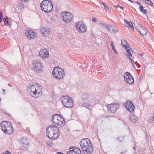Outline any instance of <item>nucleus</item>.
Here are the masks:
<instances>
[{
  "label": "nucleus",
  "instance_id": "1",
  "mask_svg": "<svg viewBox=\"0 0 154 154\" xmlns=\"http://www.w3.org/2000/svg\"><path fill=\"white\" fill-rule=\"evenodd\" d=\"M80 145L83 153L84 154H91L93 151L92 143L88 138L82 139Z\"/></svg>",
  "mask_w": 154,
  "mask_h": 154
},
{
  "label": "nucleus",
  "instance_id": "2",
  "mask_svg": "<svg viewBox=\"0 0 154 154\" xmlns=\"http://www.w3.org/2000/svg\"><path fill=\"white\" fill-rule=\"evenodd\" d=\"M27 91L32 97L37 98L42 94V88L36 83H31L28 85Z\"/></svg>",
  "mask_w": 154,
  "mask_h": 154
},
{
  "label": "nucleus",
  "instance_id": "3",
  "mask_svg": "<svg viewBox=\"0 0 154 154\" xmlns=\"http://www.w3.org/2000/svg\"><path fill=\"white\" fill-rule=\"evenodd\" d=\"M59 131L58 127L55 125H51L46 129V134L48 138L55 140L59 137Z\"/></svg>",
  "mask_w": 154,
  "mask_h": 154
},
{
  "label": "nucleus",
  "instance_id": "4",
  "mask_svg": "<svg viewBox=\"0 0 154 154\" xmlns=\"http://www.w3.org/2000/svg\"><path fill=\"white\" fill-rule=\"evenodd\" d=\"M31 68L35 73H39L43 71V64L38 60H35L31 62Z\"/></svg>",
  "mask_w": 154,
  "mask_h": 154
},
{
  "label": "nucleus",
  "instance_id": "5",
  "mask_svg": "<svg viewBox=\"0 0 154 154\" xmlns=\"http://www.w3.org/2000/svg\"><path fill=\"white\" fill-rule=\"evenodd\" d=\"M52 74L54 77L58 80L63 79L65 76L63 69L59 66L55 67L54 68Z\"/></svg>",
  "mask_w": 154,
  "mask_h": 154
},
{
  "label": "nucleus",
  "instance_id": "6",
  "mask_svg": "<svg viewBox=\"0 0 154 154\" xmlns=\"http://www.w3.org/2000/svg\"><path fill=\"white\" fill-rule=\"evenodd\" d=\"M1 127L2 131L6 134H10L13 131L11 123L8 121H3L1 123Z\"/></svg>",
  "mask_w": 154,
  "mask_h": 154
},
{
  "label": "nucleus",
  "instance_id": "7",
  "mask_svg": "<svg viewBox=\"0 0 154 154\" xmlns=\"http://www.w3.org/2000/svg\"><path fill=\"white\" fill-rule=\"evenodd\" d=\"M41 9L46 13L51 12L53 9V5L52 2L48 0H44L40 4Z\"/></svg>",
  "mask_w": 154,
  "mask_h": 154
},
{
  "label": "nucleus",
  "instance_id": "8",
  "mask_svg": "<svg viewBox=\"0 0 154 154\" xmlns=\"http://www.w3.org/2000/svg\"><path fill=\"white\" fill-rule=\"evenodd\" d=\"M63 106L66 108H71L74 105L72 99L67 95L63 96L60 99Z\"/></svg>",
  "mask_w": 154,
  "mask_h": 154
},
{
  "label": "nucleus",
  "instance_id": "9",
  "mask_svg": "<svg viewBox=\"0 0 154 154\" xmlns=\"http://www.w3.org/2000/svg\"><path fill=\"white\" fill-rule=\"evenodd\" d=\"M52 121L54 124L59 128L64 126L65 123L63 118L58 114L55 115L53 116Z\"/></svg>",
  "mask_w": 154,
  "mask_h": 154
},
{
  "label": "nucleus",
  "instance_id": "10",
  "mask_svg": "<svg viewBox=\"0 0 154 154\" xmlns=\"http://www.w3.org/2000/svg\"><path fill=\"white\" fill-rule=\"evenodd\" d=\"M75 26L76 30L79 33H85L87 29L86 25L82 21H79L76 23Z\"/></svg>",
  "mask_w": 154,
  "mask_h": 154
},
{
  "label": "nucleus",
  "instance_id": "11",
  "mask_svg": "<svg viewBox=\"0 0 154 154\" xmlns=\"http://www.w3.org/2000/svg\"><path fill=\"white\" fill-rule=\"evenodd\" d=\"M63 20L65 23H68L72 21L73 18L72 14L67 11L62 12L61 13Z\"/></svg>",
  "mask_w": 154,
  "mask_h": 154
},
{
  "label": "nucleus",
  "instance_id": "12",
  "mask_svg": "<svg viewBox=\"0 0 154 154\" xmlns=\"http://www.w3.org/2000/svg\"><path fill=\"white\" fill-rule=\"evenodd\" d=\"M108 111L112 113H115L120 106L119 103H112L111 104H107L106 105Z\"/></svg>",
  "mask_w": 154,
  "mask_h": 154
},
{
  "label": "nucleus",
  "instance_id": "13",
  "mask_svg": "<svg viewBox=\"0 0 154 154\" xmlns=\"http://www.w3.org/2000/svg\"><path fill=\"white\" fill-rule=\"evenodd\" d=\"M124 80L128 84H132L134 83V80L133 76L128 72H125L124 75Z\"/></svg>",
  "mask_w": 154,
  "mask_h": 154
},
{
  "label": "nucleus",
  "instance_id": "14",
  "mask_svg": "<svg viewBox=\"0 0 154 154\" xmlns=\"http://www.w3.org/2000/svg\"><path fill=\"white\" fill-rule=\"evenodd\" d=\"M25 34L27 38L30 40L35 39L37 37L36 33L32 30H26Z\"/></svg>",
  "mask_w": 154,
  "mask_h": 154
},
{
  "label": "nucleus",
  "instance_id": "15",
  "mask_svg": "<svg viewBox=\"0 0 154 154\" xmlns=\"http://www.w3.org/2000/svg\"><path fill=\"white\" fill-rule=\"evenodd\" d=\"M51 30L47 26H42L40 28V32L45 37L49 35Z\"/></svg>",
  "mask_w": 154,
  "mask_h": 154
},
{
  "label": "nucleus",
  "instance_id": "16",
  "mask_svg": "<svg viewBox=\"0 0 154 154\" xmlns=\"http://www.w3.org/2000/svg\"><path fill=\"white\" fill-rule=\"evenodd\" d=\"M126 103H125V107L126 109L131 113L133 112L135 108L133 103L130 101H127Z\"/></svg>",
  "mask_w": 154,
  "mask_h": 154
},
{
  "label": "nucleus",
  "instance_id": "17",
  "mask_svg": "<svg viewBox=\"0 0 154 154\" xmlns=\"http://www.w3.org/2000/svg\"><path fill=\"white\" fill-rule=\"evenodd\" d=\"M107 26V29L111 33H116L119 31V29L117 27L113 25L109 24L108 26Z\"/></svg>",
  "mask_w": 154,
  "mask_h": 154
},
{
  "label": "nucleus",
  "instance_id": "18",
  "mask_svg": "<svg viewBox=\"0 0 154 154\" xmlns=\"http://www.w3.org/2000/svg\"><path fill=\"white\" fill-rule=\"evenodd\" d=\"M39 55L42 58H45L49 56L48 52L46 49H42L39 52Z\"/></svg>",
  "mask_w": 154,
  "mask_h": 154
},
{
  "label": "nucleus",
  "instance_id": "19",
  "mask_svg": "<svg viewBox=\"0 0 154 154\" xmlns=\"http://www.w3.org/2000/svg\"><path fill=\"white\" fill-rule=\"evenodd\" d=\"M92 98V96L87 93L84 94L82 96V99L84 102L88 101L90 102Z\"/></svg>",
  "mask_w": 154,
  "mask_h": 154
},
{
  "label": "nucleus",
  "instance_id": "20",
  "mask_svg": "<svg viewBox=\"0 0 154 154\" xmlns=\"http://www.w3.org/2000/svg\"><path fill=\"white\" fill-rule=\"evenodd\" d=\"M81 106L85 107L90 110H92L93 107V105L89 104L88 102L83 103L82 104Z\"/></svg>",
  "mask_w": 154,
  "mask_h": 154
},
{
  "label": "nucleus",
  "instance_id": "21",
  "mask_svg": "<svg viewBox=\"0 0 154 154\" xmlns=\"http://www.w3.org/2000/svg\"><path fill=\"white\" fill-rule=\"evenodd\" d=\"M138 31L140 34L143 36L146 35L147 32V30L146 28L143 26L141 27V28L139 29Z\"/></svg>",
  "mask_w": 154,
  "mask_h": 154
},
{
  "label": "nucleus",
  "instance_id": "22",
  "mask_svg": "<svg viewBox=\"0 0 154 154\" xmlns=\"http://www.w3.org/2000/svg\"><path fill=\"white\" fill-rule=\"evenodd\" d=\"M121 44L123 47L125 48H128L130 49V46L125 40H122L121 41Z\"/></svg>",
  "mask_w": 154,
  "mask_h": 154
},
{
  "label": "nucleus",
  "instance_id": "23",
  "mask_svg": "<svg viewBox=\"0 0 154 154\" xmlns=\"http://www.w3.org/2000/svg\"><path fill=\"white\" fill-rule=\"evenodd\" d=\"M130 120L132 122L135 123L137 121V118L135 115L132 114L130 116Z\"/></svg>",
  "mask_w": 154,
  "mask_h": 154
},
{
  "label": "nucleus",
  "instance_id": "24",
  "mask_svg": "<svg viewBox=\"0 0 154 154\" xmlns=\"http://www.w3.org/2000/svg\"><path fill=\"white\" fill-rule=\"evenodd\" d=\"M11 19H8L7 16L5 17L3 19L4 22L6 25H10L9 20L11 21Z\"/></svg>",
  "mask_w": 154,
  "mask_h": 154
},
{
  "label": "nucleus",
  "instance_id": "25",
  "mask_svg": "<svg viewBox=\"0 0 154 154\" xmlns=\"http://www.w3.org/2000/svg\"><path fill=\"white\" fill-rule=\"evenodd\" d=\"M20 142H21L22 143L24 144L25 145H28L29 144V141L26 138H22L20 140Z\"/></svg>",
  "mask_w": 154,
  "mask_h": 154
},
{
  "label": "nucleus",
  "instance_id": "26",
  "mask_svg": "<svg viewBox=\"0 0 154 154\" xmlns=\"http://www.w3.org/2000/svg\"><path fill=\"white\" fill-rule=\"evenodd\" d=\"M148 122L149 123L154 125V113L152 116L149 118Z\"/></svg>",
  "mask_w": 154,
  "mask_h": 154
},
{
  "label": "nucleus",
  "instance_id": "27",
  "mask_svg": "<svg viewBox=\"0 0 154 154\" xmlns=\"http://www.w3.org/2000/svg\"><path fill=\"white\" fill-rule=\"evenodd\" d=\"M74 152L77 154H81L82 153L81 150L76 146H74Z\"/></svg>",
  "mask_w": 154,
  "mask_h": 154
},
{
  "label": "nucleus",
  "instance_id": "28",
  "mask_svg": "<svg viewBox=\"0 0 154 154\" xmlns=\"http://www.w3.org/2000/svg\"><path fill=\"white\" fill-rule=\"evenodd\" d=\"M125 49L126 50V52L127 53V54H126L127 56L128 57H131L132 55L130 50H131V48H130V49L127 48H125Z\"/></svg>",
  "mask_w": 154,
  "mask_h": 154
},
{
  "label": "nucleus",
  "instance_id": "29",
  "mask_svg": "<svg viewBox=\"0 0 154 154\" xmlns=\"http://www.w3.org/2000/svg\"><path fill=\"white\" fill-rule=\"evenodd\" d=\"M139 10L140 11L145 14H146L147 13V11L146 9H143V6L140 5L139 7Z\"/></svg>",
  "mask_w": 154,
  "mask_h": 154
},
{
  "label": "nucleus",
  "instance_id": "30",
  "mask_svg": "<svg viewBox=\"0 0 154 154\" xmlns=\"http://www.w3.org/2000/svg\"><path fill=\"white\" fill-rule=\"evenodd\" d=\"M22 143L21 142H20L19 143L20 148L22 149H24L27 146V145H25L24 144Z\"/></svg>",
  "mask_w": 154,
  "mask_h": 154
},
{
  "label": "nucleus",
  "instance_id": "31",
  "mask_svg": "<svg viewBox=\"0 0 154 154\" xmlns=\"http://www.w3.org/2000/svg\"><path fill=\"white\" fill-rule=\"evenodd\" d=\"M17 6L18 8L20 9H23L24 7L23 4L20 2H19L18 3Z\"/></svg>",
  "mask_w": 154,
  "mask_h": 154
},
{
  "label": "nucleus",
  "instance_id": "32",
  "mask_svg": "<svg viewBox=\"0 0 154 154\" xmlns=\"http://www.w3.org/2000/svg\"><path fill=\"white\" fill-rule=\"evenodd\" d=\"M146 4H148L150 6L153 5V3L150 0H144Z\"/></svg>",
  "mask_w": 154,
  "mask_h": 154
},
{
  "label": "nucleus",
  "instance_id": "33",
  "mask_svg": "<svg viewBox=\"0 0 154 154\" xmlns=\"http://www.w3.org/2000/svg\"><path fill=\"white\" fill-rule=\"evenodd\" d=\"M101 4L104 6L105 9L107 11H109V8L107 5H106L105 4L102 2Z\"/></svg>",
  "mask_w": 154,
  "mask_h": 154
},
{
  "label": "nucleus",
  "instance_id": "34",
  "mask_svg": "<svg viewBox=\"0 0 154 154\" xmlns=\"http://www.w3.org/2000/svg\"><path fill=\"white\" fill-rule=\"evenodd\" d=\"M127 27H128L133 31H134V28L133 26L131 24H130V23L129 24H128V26H127Z\"/></svg>",
  "mask_w": 154,
  "mask_h": 154
},
{
  "label": "nucleus",
  "instance_id": "35",
  "mask_svg": "<svg viewBox=\"0 0 154 154\" xmlns=\"http://www.w3.org/2000/svg\"><path fill=\"white\" fill-rule=\"evenodd\" d=\"M3 14L2 11L0 13V23L2 21Z\"/></svg>",
  "mask_w": 154,
  "mask_h": 154
},
{
  "label": "nucleus",
  "instance_id": "36",
  "mask_svg": "<svg viewBox=\"0 0 154 154\" xmlns=\"http://www.w3.org/2000/svg\"><path fill=\"white\" fill-rule=\"evenodd\" d=\"M100 24L101 25V26L103 27H106L107 28V26L109 25V24H104L103 23H100Z\"/></svg>",
  "mask_w": 154,
  "mask_h": 154
},
{
  "label": "nucleus",
  "instance_id": "37",
  "mask_svg": "<svg viewBox=\"0 0 154 154\" xmlns=\"http://www.w3.org/2000/svg\"><path fill=\"white\" fill-rule=\"evenodd\" d=\"M129 58V60L130 62H131L133 66H135L134 63H135L133 60L131 58H130V57H128Z\"/></svg>",
  "mask_w": 154,
  "mask_h": 154
},
{
  "label": "nucleus",
  "instance_id": "38",
  "mask_svg": "<svg viewBox=\"0 0 154 154\" xmlns=\"http://www.w3.org/2000/svg\"><path fill=\"white\" fill-rule=\"evenodd\" d=\"M124 22H125V25L126 26H128V25L130 23L126 19H124Z\"/></svg>",
  "mask_w": 154,
  "mask_h": 154
},
{
  "label": "nucleus",
  "instance_id": "39",
  "mask_svg": "<svg viewBox=\"0 0 154 154\" xmlns=\"http://www.w3.org/2000/svg\"><path fill=\"white\" fill-rule=\"evenodd\" d=\"M46 145H47V146H50L52 144L51 142L50 141H47L46 142Z\"/></svg>",
  "mask_w": 154,
  "mask_h": 154
},
{
  "label": "nucleus",
  "instance_id": "40",
  "mask_svg": "<svg viewBox=\"0 0 154 154\" xmlns=\"http://www.w3.org/2000/svg\"><path fill=\"white\" fill-rule=\"evenodd\" d=\"M74 147H71L69 148V151H74Z\"/></svg>",
  "mask_w": 154,
  "mask_h": 154
},
{
  "label": "nucleus",
  "instance_id": "41",
  "mask_svg": "<svg viewBox=\"0 0 154 154\" xmlns=\"http://www.w3.org/2000/svg\"><path fill=\"white\" fill-rule=\"evenodd\" d=\"M92 21L94 22L97 21L96 19L94 17H92Z\"/></svg>",
  "mask_w": 154,
  "mask_h": 154
},
{
  "label": "nucleus",
  "instance_id": "42",
  "mask_svg": "<svg viewBox=\"0 0 154 154\" xmlns=\"http://www.w3.org/2000/svg\"><path fill=\"white\" fill-rule=\"evenodd\" d=\"M3 154H11V153L8 151H6L5 152H4Z\"/></svg>",
  "mask_w": 154,
  "mask_h": 154
},
{
  "label": "nucleus",
  "instance_id": "43",
  "mask_svg": "<svg viewBox=\"0 0 154 154\" xmlns=\"http://www.w3.org/2000/svg\"><path fill=\"white\" fill-rule=\"evenodd\" d=\"M20 1L22 2H26L29 1V0H20Z\"/></svg>",
  "mask_w": 154,
  "mask_h": 154
},
{
  "label": "nucleus",
  "instance_id": "44",
  "mask_svg": "<svg viewBox=\"0 0 154 154\" xmlns=\"http://www.w3.org/2000/svg\"><path fill=\"white\" fill-rule=\"evenodd\" d=\"M66 154H73L71 151H68L67 153Z\"/></svg>",
  "mask_w": 154,
  "mask_h": 154
},
{
  "label": "nucleus",
  "instance_id": "45",
  "mask_svg": "<svg viewBox=\"0 0 154 154\" xmlns=\"http://www.w3.org/2000/svg\"><path fill=\"white\" fill-rule=\"evenodd\" d=\"M136 3H137V4H138V5H139V6H140L141 5V4H140V3L139 2H138V1H137V2H136Z\"/></svg>",
  "mask_w": 154,
  "mask_h": 154
},
{
  "label": "nucleus",
  "instance_id": "46",
  "mask_svg": "<svg viewBox=\"0 0 154 154\" xmlns=\"http://www.w3.org/2000/svg\"><path fill=\"white\" fill-rule=\"evenodd\" d=\"M115 53L116 54H118V53H117V51L116 50V49L115 50H114Z\"/></svg>",
  "mask_w": 154,
  "mask_h": 154
},
{
  "label": "nucleus",
  "instance_id": "47",
  "mask_svg": "<svg viewBox=\"0 0 154 154\" xmlns=\"http://www.w3.org/2000/svg\"><path fill=\"white\" fill-rule=\"evenodd\" d=\"M114 44L113 43V42H112V43H111L112 47H113V46H114Z\"/></svg>",
  "mask_w": 154,
  "mask_h": 154
},
{
  "label": "nucleus",
  "instance_id": "48",
  "mask_svg": "<svg viewBox=\"0 0 154 154\" xmlns=\"http://www.w3.org/2000/svg\"><path fill=\"white\" fill-rule=\"evenodd\" d=\"M57 154H63V153H61L60 152H57Z\"/></svg>",
  "mask_w": 154,
  "mask_h": 154
},
{
  "label": "nucleus",
  "instance_id": "49",
  "mask_svg": "<svg viewBox=\"0 0 154 154\" xmlns=\"http://www.w3.org/2000/svg\"><path fill=\"white\" fill-rule=\"evenodd\" d=\"M112 48L113 51L116 49L115 48L114 46H113V47H112Z\"/></svg>",
  "mask_w": 154,
  "mask_h": 154
},
{
  "label": "nucleus",
  "instance_id": "50",
  "mask_svg": "<svg viewBox=\"0 0 154 154\" xmlns=\"http://www.w3.org/2000/svg\"><path fill=\"white\" fill-rule=\"evenodd\" d=\"M8 85V86L10 87H12V85H11L10 83H9Z\"/></svg>",
  "mask_w": 154,
  "mask_h": 154
},
{
  "label": "nucleus",
  "instance_id": "51",
  "mask_svg": "<svg viewBox=\"0 0 154 154\" xmlns=\"http://www.w3.org/2000/svg\"><path fill=\"white\" fill-rule=\"evenodd\" d=\"M119 5H116V6H115V7L116 8H118V7H119Z\"/></svg>",
  "mask_w": 154,
  "mask_h": 154
},
{
  "label": "nucleus",
  "instance_id": "52",
  "mask_svg": "<svg viewBox=\"0 0 154 154\" xmlns=\"http://www.w3.org/2000/svg\"><path fill=\"white\" fill-rule=\"evenodd\" d=\"M119 7L120 8H122V9H123V7H122V6H119Z\"/></svg>",
  "mask_w": 154,
  "mask_h": 154
},
{
  "label": "nucleus",
  "instance_id": "53",
  "mask_svg": "<svg viewBox=\"0 0 154 154\" xmlns=\"http://www.w3.org/2000/svg\"><path fill=\"white\" fill-rule=\"evenodd\" d=\"M128 0V1H129V2H132V3H133V1H131V0Z\"/></svg>",
  "mask_w": 154,
  "mask_h": 154
},
{
  "label": "nucleus",
  "instance_id": "54",
  "mask_svg": "<svg viewBox=\"0 0 154 154\" xmlns=\"http://www.w3.org/2000/svg\"><path fill=\"white\" fill-rule=\"evenodd\" d=\"M133 149H135V148L134 147H133Z\"/></svg>",
  "mask_w": 154,
  "mask_h": 154
},
{
  "label": "nucleus",
  "instance_id": "55",
  "mask_svg": "<svg viewBox=\"0 0 154 154\" xmlns=\"http://www.w3.org/2000/svg\"><path fill=\"white\" fill-rule=\"evenodd\" d=\"M3 91H5V90L3 89Z\"/></svg>",
  "mask_w": 154,
  "mask_h": 154
},
{
  "label": "nucleus",
  "instance_id": "56",
  "mask_svg": "<svg viewBox=\"0 0 154 154\" xmlns=\"http://www.w3.org/2000/svg\"><path fill=\"white\" fill-rule=\"evenodd\" d=\"M1 100V99H0V101Z\"/></svg>",
  "mask_w": 154,
  "mask_h": 154
}]
</instances>
